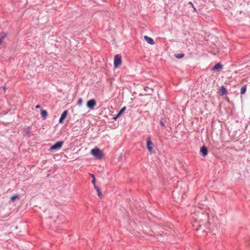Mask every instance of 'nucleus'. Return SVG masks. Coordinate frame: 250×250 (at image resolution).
Segmentation results:
<instances>
[{
	"mask_svg": "<svg viewBox=\"0 0 250 250\" xmlns=\"http://www.w3.org/2000/svg\"><path fill=\"white\" fill-rule=\"evenodd\" d=\"M91 154L97 159H101L103 157V154L98 148H94L91 150Z\"/></svg>",
	"mask_w": 250,
	"mask_h": 250,
	"instance_id": "obj_1",
	"label": "nucleus"
},
{
	"mask_svg": "<svg viewBox=\"0 0 250 250\" xmlns=\"http://www.w3.org/2000/svg\"><path fill=\"white\" fill-rule=\"evenodd\" d=\"M63 143L64 142L62 141H58L49 148V150L53 151L60 149L62 147Z\"/></svg>",
	"mask_w": 250,
	"mask_h": 250,
	"instance_id": "obj_2",
	"label": "nucleus"
},
{
	"mask_svg": "<svg viewBox=\"0 0 250 250\" xmlns=\"http://www.w3.org/2000/svg\"><path fill=\"white\" fill-rule=\"evenodd\" d=\"M122 63V57L120 54H117L114 56V66L115 68L119 67Z\"/></svg>",
	"mask_w": 250,
	"mask_h": 250,
	"instance_id": "obj_3",
	"label": "nucleus"
},
{
	"mask_svg": "<svg viewBox=\"0 0 250 250\" xmlns=\"http://www.w3.org/2000/svg\"><path fill=\"white\" fill-rule=\"evenodd\" d=\"M153 146H154V144L151 141L150 137H148L147 138V140H146V147L150 153H153L154 152L153 151Z\"/></svg>",
	"mask_w": 250,
	"mask_h": 250,
	"instance_id": "obj_4",
	"label": "nucleus"
},
{
	"mask_svg": "<svg viewBox=\"0 0 250 250\" xmlns=\"http://www.w3.org/2000/svg\"><path fill=\"white\" fill-rule=\"evenodd\" d=\"M96 105V101L94 99H91L87 102L86 106L90 109H94Z\"/></svg>",
	"mask_w": 250,
	"mask_h": 250,
	"instance_id": "obj_5",
	"label": "nucleus"
},
{
	"mask_svg": "<svg viewBox=\"0 0 250 250\" xmlns=\"http://www.w3.org/2000/svg\"><path fill=\"white\" fill-rule=\"evenodd\" d=\"M200 152L201 155L203 157H205L207 156L208 155V150L207 147L206 146H203L200 148Z\"/></svg>",
	"mask_w": 250,
	"mask_h": 250,
	"instance_id": "obj_6",
	"label": "nucleus"
},
{
	"mask_svg": "<svg viewBox=\"0 0 250 250\" xmlns=\"http://www.w3.org/2000/svg\"><path fill=\"white\" fill-rule=\"evenodd\" d=\"M68 112L67 110H64L62 113V114H61V117H60V118L59 119V123H63V121L64 120V119L67 117V116L68 115Z\"/></svg>",
	"mask_w": 250,
	"mask_h": 250,
	"instance_id": "obj_7",
	"label": "nucleus"
},
{
	"mask_svg": "<svg viewBox=\"0 0 250 250\" xmlns=\"http://www.w3.org/2000/svg\"><path fill=\"white\" fill-rule=\"evenodd\" d=\"M144 39L145 41L149 44L153 45L155 43V42L153 39L150 37H148L147 36H145Z\"/></svg>",
	"mask_w": 250,
	"mask_h": 250,
	"instance_id": "obj_8",
	"label": "nucleus"
},
{
	"mask_svg": "<svg viewBox=\"0 0 250 250\" xmlns=\"http://www.w3.org/2000/svg\"><path fill=\"white\" fill-rule=\"evenodd\" d=\"M223 65L220 63H217L212 68V70L219 71L222 69Z\"/></svg>",
	"mask_w": 250,
	"mask_h": 250,
	"instance_id": "obj_9",
	"label": "nucleus"
},
{
	"mask_svg": "<svg viewBox=\"0 0 250 250\" xmlns=\"http://www.w3.org/2000/svg\"><path fill=\"white\" fill-rule=\"evenodd\" d=\"M144 89L145 91L147 93L146 94L147 95H151L153 91V88L147 86H145Z\"/></svg>",
	"mask_w": 250,
	"mask_h": 250,
	"instance_id": "obj_10",
	"label": "nucleus"
},
{
	"mask_svg": "<svg viewBox=\"0 0 250 250\" xmlns=\"http://www.w3.org/2000/svg\"><path fill=\"white\" fill-rule=\"evenodd\" d=\"M227 94V91L224 86L222 85L220 88V95L224 96Z\"/></svg>",
	"mask_w": 250,
	"mask_h": 250,
	"instance_id": "obj_11",
	"label": "nucleus"
},
{
	"mask_svg": "<svg viewBox=\"0 0 250 250\" xmlns=\"http://www.w3.org/2000/svg\"><path fill=\"white\" fill-rule=\"evenodd\" d=\"M94 188L96 190V191L98 192V196L100 198H101L102 196V193L100 188L99 187H98L97 185H95V186H94Z\"/></svg>",
	"mask_w": 250,
	"mask_h": 250,
	"instance_id": "obj_12",
	"label": "nucleus"
},
{
	"mask_svg": "<svg viewBox=\"0 0 250 250\" xmlns=\"http://www.w3.org/2000/svg\"><path fill=\"white\" fill-rule=\"evenodd\" d=\"M41 114L42 115V117L44 119H45L47 116V112L46 110L44 109H41Z\"/></svg>",
	"mask_w": 250,
	"mask_h": 250,
	"instance_id": "obj_13",
	"label": "nucleus"
},
{
	"mask_svg": "<svg viewBox=\"0 0 250 250\" xmlns=\"http://www.w3.org/2000/svg\"><path fill=\"white\" fill-rule=\"evenodd\" d=\"M31 129L30 127H27V128L23 129V133H24L25 134L29 135L31 133Z\"/></svg>",
	"mask_w": 250,
	"mask_h": 250,
	"instance_id": "obj_14",
	"label": "nucleus"
},
{
	"mask_svg": "<svg viewBox=\"0 0 250 250\" xmlns=\"http://www.w3.org/2000/svg\"><path fill=\"white\" fill-rule=\"evenodd\" d=\"M7 33H3V34H2L0 36V44L2 43V42L3 41L5 38L7 36Z\"/></svg>",
	"mask_w": 250,
	"mask_h": 250,
	"instance_id": "obj_15",
	"label": "nucleus"
},
{
	"mask_svg": "<svg viewBox=\"0 0 250 250\" xmlns=\"http://www.w3.org/2000/svg\"><path fill=\"white\" fill-rule=\"evenodd\" d=\"M247 85H243L241 88V90H240V93L241 94H244L246 91V90H247Z\"/></svg>",
	"mask_w": 250,
	"mask_h": 250,
	"instance_id": "obj_16",
	"label": "nucleus"
},
{
	"mask_svg": "<svg viewBox=\"0 0 250 250\" xmlns=\"http://www.w3.org/2000/svg\"><path fill=\"white\" fill-rule=\"evenodd\" d=\"M125 110H126L125 106L122 107L121 109V110L118 112V116H120L125 112Z\"/></svg>",
	"mask_w": 250,
	"mask_h": 250,
	"instance_id": "obj_17",
	"label": "nucleus"
},
{
	"mask_svg": "<svg viewBox=\"0 0 250 250\" xmlns=\"http://www.w3.org/2000/svg\"><path fill=\"white\" fill-rule=\"evenodd\" d=\"M174 56L176 58L178 59H181L185 56V54L184 53H179L175 54Z\"/></svg>",
	"mask_w": 250,
	"mask_h": 250,
	"instance_id": "obj_18",
	"label": "nucleus"
},
{
	"mask_svg": "<svg viewBox=\"0 0 250 250\" xmlns=\"http://www.w3.org/2000/svg\"><path fill=\"white\" fill-rule=\"evenodd\" d=\"M19 198L20 197L18 195H14L11 197L10 200L12 202H14L17 199Z\"/></svg>",
	"mask_w": 250,
	"mask_h": 250,
	"instance_id": "obj_19",
	"label": "nucleus"
},
{
	"mask_svg": "<svg viewBox=\"0 0 250 250\" xmlns=\"http://www.w3.org/2000/svg\"><path fill=\"white\" fill-rule=\"evenodd\" d=\"M82 103H83V99H82V98H80L79 99V100L78 101L77 104L79 106H81L82 105Z\"/></svg>",
	"mask_w": 250,
	"mask_h": 250,
	"instance_id": "obj_20",
	"label": "nucleus"
},
{
	"mask_svg": "<svg viewBox=\"0 0 250 250\" xmlns=\"http://www.w3.org/2000/svg\"><path fill=\"white\" fill-rule=\"evenodd\" d=\"M118 114H117V115L115 117H113L112 119V120L116 121L120 116H118Z\"/></svg>",
	"mask_w": 250,
	"mask_h": 250,
	"instance_id": "obj_21",
	"label": "nucleus"
},
{
	"mask_svg": "<svg viewBox=\"0 0 250 250\" xmlns=\"http://www.w3.org/2000/svg\"><path fill=\"white\" fill-rule=\"evenodd\" d=\"M92 183L93 184L94 186H95V185H96L95 178H94V179L92 180Z\"/></svg>",
	"mask_w": 250,
	"mask_h": 250,
	"instance_id": "obj_22",
	"label": "nucleus"
},
{
	"mask_svg": "<svg viewBox=\"0 0 250 250\" xmlns=\"http://www.w3.org/2000/svg\"><path fill=\"white\" fill-rule=\"evenodd\" d=\"M160 124L161 126H165V124L164 123V122L162 121V120H160Z\"/></svg>",
	"mask_w": 250,
	"mask_h": 250,
	"instance_id": "obj_23",
	"label": "nucleus"
},
{
	"mask_svg": "<svg viewBox=\"0 0 250 250\" xmlns=\"http://www.w3.org/2000/svg\"><path fill=\"white\" fill-rule=\"evenodd\" d=\"M188 4L192 6V7L194 8V10L195 11L196 10L195 8L194 7V5H193V3L191 2H189Z\"/></svg>",
	"mask_w": 250,
	"mask_h": 250,
	"instance_id": "obj_24",
	"label": "nucleus"
},
{
	"mask_svg": "<svg viewBox=\"0 0 250 250\" xmlns=\"http://www.w3.org/2000/svg\"><path fill=\"white\" fill-rule=\"evenodd\" d=\"M36 108L38 109L41 108V105L40 104H37L36 105Z\"/></svg>",
	"mask_w": 250,
	"mask_h": 250,
	"instance_id": "obj_25",
	"label": "nucleus"
},
{
	"mask_svg": "<svg viewBox=\"0 0 250 250\" xmlns=\"http://www.w3.org/2000/svg\"><path fill=\"white\" fill-rule=\"evenodd\" d=\"M90 176H91V178H92L93 179H94V178H95V175L93 174H90Z\"/></svg>",
	"mask_w": 250,
	"mask_h": 250,
	"instance_id": "obj_26",
	"label": "nucleus"
}]
</instances>
